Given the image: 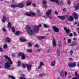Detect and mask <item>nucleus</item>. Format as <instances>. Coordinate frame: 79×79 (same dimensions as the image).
Segmentation results:
<instances>
[{
    "instance_id": "nucleus-2",
    "label": "nucleus",
    "mask_w": 79,
    "mask_h": 79,
    "mask_svg": "<svg viewBox=\"0 0 79 79\" xmlns=\"http://www.w3.org/2000/svg\"><path fill=\"white\" fill-rule=\"evenodd\" d=\"M41 26V24L39 25L38 26V27H37V26H35L34 27V31L36 33H38V32H39V27H40Z\"/></svg>"
},
{
    "instance_id": "nucleus-34",
    "label": "nucleus",
    "mask_w": 79,
    "mask_h": 79,
    "mask_svg": "<svg viewBox=\"0 0 79 79\" xmlns=\"http://www.w3.org/2000/svg\"><path fill=\"white\" fill-rule=\"evenodd\" d=\"M20 40L21 41V42H26V40L25 39H23L22 38H20Z\"/></svg>"
},
{
    "instance_id": "nucleus-43",
    "label": "nucleus",
    "mask_w": 79,
    "mask_h": 79,
    "mask_svg": "<svg viewBox=\"0 0 79 79\" xmlns=\"http://www.w3.org/2000/svg\"><path fill=\"white\" fill-rule=\"evenodd\" d=\"M7 48V45L6 44H5L3 46V48L4 49L6 48Z\"/></svg>"
},
{
    "instance_id": "nucleus-17",
    "label": "nucleus",
    "mask_w": 79,
    "mask_h": 79,
    "mask_svg": "<svg viewBox=\"0 0 79 79\" xmlns=\"http://www.w3.org/2000/svg\"><path fill=\"white\" fill-rule=\"evenodd\" d=\"M76 77H73L72 79H79V76L77 74V72H76L75 73Z\"/></svg>"
},
{
    "instance_id": "nucleus-54",
    "label": "nucleus",
    "mask_w": 79,
    "mask_h": 79,
    "mask_svg": "<svg viewBox=\"0 0 79 79\" xmlns=\"http://www.w3.org/2000/svg\"><path fill=\"white\" fill-rule=\"evenodd\" d=\"M57 0H50V2L51 1H52V2H55L56 1H57Z\"/></svg>"
},
{
    "instance_id": "nucleus-25",
    "label": "nucleus",
    "mask_w": 79,
    "mask_h": 79,
    "mask_svg": "<svg viewBox=\"0 0 79 79\" xmlns=\"http://www.w3.org/2000/svg\"><path fill=\"white\" fill-rule=\"evenodd\" d=\"M56 53L58 55V56H60V49L58 48L57 50V51H56Z\"/></svg>"
},
{
    "instance_id": "nucleus-26",
    "label": "nucleus",
    "mask_w": 79,
    "mask_h": 79,
    "mask_svg": "<svg viewBox=\"0 0 79 79\" xmlns=\"http://www.w3.org/2000/svg\"><path fill=\"white\" fill-rule=\"evenodd\" d=\"M21 34V32H20L19 31H17L15 32V35H20Z\"/></svg>"
},
{
    "instance_id": "nucleus-60",
    "label": "nucleus",
    "mask_w": 79,
    "mask_h": 79,
    "mask_svg": "<svg viewBox=\"0 0 79 79\" xmlns=\"http://www.w3.org/2000/svg\"><path fill=\"white\" fill-rule=\"evenodd\" d=\"M38 52H40V51H41V49H38Z\"/></svg>"
},
{
    "instance_id": "nucleus-7",
    "label": "nucleus",
    "mask_w": 79,
    "mask_h": 79,
    "mask_svg": "<svg viewBox=\"0 0 79 79\" xmlns=\"http://www.w3.org/2000/svg\"><path fill=\"white\" fill-rule=\"evenodd\" d=\"M4 57L5 58V59H6V60H7L9 61L10 63V64H13V62L11 61V59L8 56H7L6 55H4Z\"/></svg>"
},
{
    "instance_id": "nucleus-22",
    "label": "nucleus",
    "mask_w": 79,
    "mask_h": 79,
    "mask_svg": "<svg viewBox=\"0 0 79 79\" xmlns=\"http://www.w3.org/2000/svg\"><path fill=\"white\" fill-rule=\"evenodd\" d=\"M55 64H56V62L55 60L53 61L51 63V66L52 67L55 66Z\"/></svg>"
},
{
    "instance_id": "nucleus-49",
    "label": "nucleus",
    "mask_w": 79,
    "mask_h": 79,
    "mask_svg": "<svg viewBox=\"0 0 79 79\" xmlns=\"http://www.w3.org/2000/svg\"><path fill=\"white\" fill-rule=\"evenodd\" d=\"M37 15L38 16H42V14L40 13H38Z\"/></svg>"
},
{
    "instance_id": "nucleus-50",
    "label": "nucleus",
    "mask_w": 79,
    "mask_h": 79,
    "mask_svg": "<svg viewBox=\"0 0 79 79\" xmlns=\"http://www.w3.org/2000/svg\"><path fill=\"white\" fill-rule=\"evenodd\" d=\"M28 45H29V47H32V43H29L28 44Z\"/></svg>"
},
{
    "instance_id": "nucleus-30",
    "label": "nucleus",
    "mask_w": 79,
    "mask_h": 79,
    "mask_svg": "<svg viewBox=\"0 0 79 79\" xmlns=\"http://www.w3.org/2000/svg\"><path fill=\"white\" fill-rule=\"evenodd\" d=\"M2 23H5L6 21V17L5 16H3V19L2 20Z\"/></svg>"
},
{
    "instance_id": "nucleus-36",
    "label": "nucleus",
    "mask_w": 79,
    "mask_h": 79,
    "mask_svg": "<svg viewBox=\"0 0 79 79\" xmlns=\"http://www.w3.org/2000/svg\"><path fill=\"white\" fill-rule=\"evenodd\" d=\"M8 77H9V78H11V79H15V77H14L11 75L9 76Z\"/></svg>"
},
{
    "instance_id": "nucleus-41",
    "label": "nucleus",
    "mask_w": 79,
    "mask_h": 79,
    "mask_svg": "<svg viewBox=\"0 0 79 79\" xmlns=\"http://www.w3.org/2000/svg\"><path fill=\"white\" fill-rule=\"evenodd\" d=\"M7 25L8 27H10L11 26V24L10 22L8 23Z\"/></svg>"
},
{
    "instance_id": "nucleus-16",
    "label": "nucleus",
    "mask_w": 79,
    "mask_h": 79,
    "mask_svg": "<svg viewBox=\"0 0 79 79\" xmlns=\"http://www.w3.org/2000/svg\"><path fill=\"white\" fill-rule=\"evenodd\" d=\"M32 66L31 65H27V69L28 71H30L31 69Z\"/></svg>"
},
{
    "instance_id": "nucleus-1",
    "label": "nucleus",
    "mask_w": 79,
    "mask_h": 79,
    "mask_svg": "<svg viewBox=\"0 0 79 79\" xmlns=\"http://www.w3.org/2000/svg\"><path fill=\"white\" fill-rule=\"evenodd\" d=\"M26 29L27 30V31L29 35H32L33 34V32H32V31L31 29V28L29 27V25H27L26 27Z\"/></svg>"
},
{
    "instance_id": "nucleus-8",
    "label": "nucleus",
    "mask_w": 79,
    "mask_h": 79,
    "mask_svg": "<svg viewBox=\"0 0 79 79\" xmlns=\"http://www.w3.org/2000/svg\"><path fill=\"white\" fill-rule=\"evenodd\" d=\"M10 67V64L8 61H7L5 64V69H8Z\"/></svg>"
},
{
    "instance_id": "nucleus-51",
    "label": "nucleus",
    "mask_w": 79,
    "mask_h": 79,
    "mask_svg": "<svg viewBox=\"0 0 79 79\" xmlns=\"http://www.w3.org/2000/svg\"><path fill=\"white\" fill-rule=\"evenodd\" d=\"M55 2L57 4V5H60V3H59V1H58L57 0V1H56Z\"/></svg>"
},
{
    "instance_id": "nucleus-46",
    "label": "nucleus",
    "mask_w": 79,
    "mask_h": 79,
    "mask_svg": "<svg viewBox=\"0 0 79 79\" xmlns=\"http://www.w3.org/2000/svg\"><path fill=\"white\" fill-rule=\"evenodd\" d=\"M18 66H20V65H21V62L19 61H18Z\"/></svg>"
},
{
    "instance_id": "nucleus-62",
    "label": "nucleus",
    "mask_w": 79,
    "mask_h": 79,
    "mask_svg": "<svg viewBox=\"0 0 79 79\" xmlns=\"http://www.w3.org/2000/svg\"><path fill=\"white\" fill-rule=\"evenodd\" d=\"M10 70H13L14 69V68H11L10 69Z\"/></svg>"
},
{
    "instance_id": "nucleus-52",
    "label": "nucleus",
    "mask_w": 79,
    "mask_h": 79,
    "mask_svg": "<svg viewBox=\"0 0 79 79\" xmlns=\"http://www.w3.org/2000/svg\"><path fill=\"white\" fill-rule=\"evenodd\" d=\"M2 30H3V31H4V32H6V30L4 28H3L2 29Z\"/></svg>"
},
{
    "instance_id": "nucleus-9",
    "label": "nucleus",
    "mask_w": 79,
    "mask_h": 79,
    "mask_svg": "<svg viewBox=\"0 0 79 79\" xmlns=\"http://www.w3.org/2000/svg\"><path fill=\"white\" fill-rule=\"evenodd\" d=\"M52 27L54 32H58L59 31H60V29H59V28L58 27H56L53 26Z\"/></svg>"
},
{
    "instance_id": "nucleus-44",
    "label": "nucleus",
    "mask_w": 79,
    "mask_h": 79,
    "mask_svg": "<svg viewBox=\"0 0 79 79\" xmlns=\"http://www.w3.org/2000/svg\"><path fill=\"white\" fill-rule=\"evenodd\" d=\"M71 40L70 39H69L68 41V44H71Z\"/></svg>"
},
{
    "instance_id": "nucleus-24",
    "label": "nucleus",
    "mask_w": 79,
    "mask_h": 79,
    "mask_svg": "<svg viewBox=\"0 0 79 79\" xmlns=\"http://www.w3.org/2000/svg\"><path fill=\"white\" fill-rule=\"evenodd\" d=\"M40 66L38 67V69H40V68H41V67H42V66H44V65H45V64H44V63H43V62H40Z\"/></svg>"
},
{
    "instance_id": "nucleus-31",
    "label": "nucleus",
    "mask_w": 79,
    "mask_h": 79,
    "mask_svg": "<svg viewBox=\"0 0 79 79\" xmlns=\"http://www.w3.org/2000/svg\"><path fill=\"white\" fill-rule=\"evenodd\" d=\"M26 52L27 53H31L32 52V50L31 49H28L27 50Z\"/></svg>"
},
{
    "instance_id": "nucleus-58",
    "label": "nucleus",
    "mask_w": 79,
    "mask_h": 79,
    "mask_svg": "<svg viewBox=\"0 0 79 79\" xmlns=\"http://www.w3.org/2000/svg\"><path fill=\"white\" fill-rule=\"evenodd\" d=\"M73 40H75V41H76L77 40V39L76 38H74L73 39Z\"/></svg>"
},
{
    "instance_id": "nucleus-10",
    "label": "nucleus",
    "mask_w": 79,
    "mask_h": 79,
    "mask_svg": "<svg viewBox=\"0 0 79 79\" xmlns=\"http://www.w3.org/2000/svg\"><path fill=\"white\" fill-rule=\"evenodd\" d=\"M72 15L73 17L75 18V19H77L79 18V16L75 12H73L72 14Z\"/></svg>"
},
{
    "instance_id": "nucleus-64",
    "label": "nucleus",
    "mask_w": 79,
    "mask_h": 79,
    "mask_svg": "<svg viewBox=\"0 0 79 79\" xmlns=\"http://www.w3.org/2000/svg\"><path fill=\"white\" fill-rule=\"evenodd\" d=\"M77 31H79V27L77 28Z\"/></svg>"
},
{
    "instance_id": "nucleus-14",
    "label": "nucleus",
    "mask_w": 79,
    "mask_h": 79,
    "mask_svg": "<svg viewBox=\"0 0 79 79\" xmlns=\"http://www.w3.org/2000/svg\"><path fill=\"white\" fill-rule=\"evenodd\" d=\"M76 66V63H73L68 64V66L69 67H75Z\"/></svg>"
},
{
    "instance_id": "nucleus-6",
    "label": "nucleus",
    "mask_w": 79,
    "mask_h": 79,
    "mask_svg": "<svg viewBox=\"0 0 79 79\" xmlns=\"http://www.w3.org/2000/svg\"><path fill=\"white\" fill-rule=\"evenodd\" d=\"M46 15H43V17L45 18H47L49 17V16L50 15V10H49L46 12Z\"/></svg>"
},
{
    "instance_id": "nucleus-45",
    "label": "nucleus",
    "mask_w": 79,
    "mask_h": 79,
    "mask_svg": "<svg viewBox=\"0 0 79 79\" xmlns=\"http://www.w3.org/2000/svg\"><path fill=\"white\" fill-rule=\"evenodd\" d=\"M44 76V73L40 74L39 75L40 77H42V76Z\"/></svg>"
},
{
    "instance_id": "nucleus-21",
    "label": "nucleus",
    "mask_w": 79,
    "mask_h": 79,
    "mask_svg": "<svg viewBox=\"0 0 79 79\" xmlns=\"http://www.w3.org/2000/svg\"><path fill=\"white\" fill-rule=\"evenodd\" d=\"M32 3V1H28L26 2V5L27 6H30Z\"/></svg>"
},
{
    "instance_id": "nucleus-57",
    "label": "nucleus",
    "mask_w": 79,
    "mask_h": 79,
    "mask_svg": "<svg viewBox=\"0 0 79 79\" xmlns=\"http://www.w3.org/2000/svg\"><path fill=\"white\" fill-rule=\"evenodd\" d=\"M69 36H70V37H72V36H73V34L72 33H71L69 35Z\"/></svg>"
},
{
    "instance_id": "nucleus-33",
    "label": "nucleus",
    "mask_w": 79,
    "mask_h": 79,
    "mask_svg": "<svg viewBox=\"0 0 79 79\" xmlns=\"http://www.w3.org/2000/svg\"><path fill=\"white\" fill-rule=\"evenodd\" d=\"M42 3L43 4V5H46L47 4V2L46 1L43 0L42 2Z\"/></svg>"
},
{
    "instance_id": "nucleus-27",
    "label": "nucleus",
    "mask_w": 79,
    "mask_h": 79,
    "mask_svg": "<svg viewBox=\"0 0 79 79\" xmlns=\"http://www.w3.org/2000/svg\"><path fill=\"white\" fill-rule=\"evenodd\" d=\"M75 10H78L79 9V3L77 4L76 6L75 7Z\"/></svg>"
},
{
    "instance_id": "nucleus-12",
    "label": "nucleus",
    "mask_w": 79,
    "mask_h": 79,
    "mask_svg": "<svg viewBox=\"0 0 79 79\" xmlns=\"http://www.w3.org/2000/svg\"><path fill=\"white\" fill-rule=\"evenodd\" d=\"M64 29L65 31L68 34H69L70 32H71V30L69 29H67V28L66 27H64Z\"/></svg>"
},
{
    "instance_id": "nucleus-4",
    "label": "nucleus",
    "mask_w": 79,
    "mask_h": 79,
    "mask_svg": "<svg viewBox=\"0 0 79 79\" xmlns=\"http://www.w3.org/2000/svg\"><path fill=\"white\" fill-rule=\"evenodd\" d=\"M35 14L33 12H27L25 14V15H26L27 16H35Z\"/></svg>"
},
{
    "instance_id": "nucleus-61",
    "label": "nucleus",
    "mask_w": 79,
    "mask_h": 79,
    "mask_svg": "<svg viewBox=\"0 0 79 79\" xmlns=\"http://www.w3.org/2000/svg\"><path fill=\"white\" fill-rule=\"evenodd\" d=\"M66 9L64 8L63 9V10L64 11H66Z\"/></svg>"
},
{
    "instance_id": "nucleus-47",
    "label": "nucleus",
    "mask_w": 79,
    "mask_h": 79,
    "mask_svg": "<svg viewBox=\"0 0 79 79\" xmlns=\"http://www.w3.org/2000/svg\"><path fill=\"white\" fill-rule=\"evenodd\" d=\"M32 6L34 7H36V4L35 3H32Z\"/></svg>"
},
{
    "instance_id": "nucleus-53",
    "label": "nucleus",
    "mask_w": 79,
    "mask_h": 79,
    "mask_svg": "<svg viewBox=\"0 0 79 79\" xmlns=\"http://www.w3.org/2000/svg\"><path fill=\"white\" fill-rule=\"evenodd\" d=\"M34 46L35 47H39V46L36 44L35 45H34Z\"/></svg>"
},
{
    "instance_id": "nucleus-5",
    "label": "nucleus",
    "mask_w": 79,
    "mask_h": 79,
    "mask_svg": "<svg viewBox=\"0 0 79 79\" xmlns=\"http://www.w3.org/2000/svg\"><path fill=\"white\" fill-rule=\"evenodd\" d=\"M19 56H21L22 59L24 60L26 59V55L24 54L23 53L20 52L19 53Z\"/></svg>"
},
{
    "instance_id": "nucleus-19",
    "label": "nucleus",
    "mask_w": 79,
    "mask_h": 79,
    "mask_svg": "<svg viewBox=\"0 0 79 79\" xmlns=\"http://www.w3.org/2000/svg\"><path fill=\"white\" fill-rule=\"evenodd\" d=\"M71 45L72 47L76 46V45H77V43L74 41H73L71 42Z\"/></svg>"
},
{
    "instance_id": "nucleus-11",
    "label": "nucleus",
    "mask_w": 79,
    "mask_h": 79,
    "mask_svg": "<svg viewBox=\"0 0 79 79\" xmlns=\"http://www.w3.org/2000/svg\"><path fill=\"white\" fill-rule=\"evenodd\" d=\"M69 19H67V20L69 21H70V22H73V20H74V18H73L72 16L69 15Z\"/></svg>"
},
{
    "instance_id": "nucleus-55",
    "label": "nucleus",
    "mask_w": 79,
    "mask_h": 79,
    "mask_svg": "<svg viewBox=\"0 0 79 79\" xmlns=\"http://www.w3.org/2000/svg\"><path fill=\"white\" fill-rule=\"evenodd\" d=\"M3 51V49H2V48L0 47V52H2Z\"/></svg>"
},
{
    "instance_id": "nucleus-23",
    "label": "nucleus",
    "mask_w": 79,
    "mask_h": 79,
    "mask_svg": "<svg viewBox=\"0 0 79 79\" xmlns=\"http://www.w3.org/2000/svg\"><path fill=\"white\" fill-rule=\"evenodd\" d=\"M45 38H46V37H45V36H39L38 37V39H39V40H42V39H45Z\"/></svg>"
},
{
    "instance_id": "nucleus-39",
    "label": "nucleus",
    "mask_w": 79,
    "mask_h": 79,
    "mask_svg": "<svg viewBox=\"0 0 79 79\" xmlns=\"http://www.w3.org/2000/svg\"><path fill=\"white\" fill-rule=\"evenodd\" d=\"M27 64H23L22 65V67H23V68H25V67H27Z\"/></svg>"
},
{
    "instance_id": "nucleus-29",
    "label": "nucleus",
    "mask_w": 79,
    "mask_h": 79,
    "mask_svg": "<svg viewBox=\"0 0 79 79\" xmlns=\"http://www.w3.org/2000/svg\"><path fill=\"white\" fill-rule=\"evenodd\" d=\"M6 42H8V43H10V42H11V40H10V39L8 37H7L6 39Z\"/></svg>"
},
{
    "instance_id": "nucleus-42",
    "label": "nucleus",
    "mask_w": 79,
    "mask_h": 79,
    "mask_svg": "<svg viewBox=\"0 0 79 79\" xmlns=\"http://www.w3.org/2000/svg\"><path fill=\"white\" fill-rule=\"evenodd\" d=\"M67 3L69 5H71V1L69 0H68Z\"/></svg>"
},
{
    "instance_id": "nucleus-18",
    "label": "nucleus",
    "mask_w": 79,
    "mask_h": 79,
    "mask_svg": "<svg viewBox=\"0 0 79 79\" xmlns=\"http://www.w3.org/2000/svg\"><path fill=\"white\" fill-rule=\"evenodd\" d=\"M57 18H59V19H60L61 20H64L66 18V16H57Z\"/></svg>"
},
{
    "instance_id": "nucleus-38",
    "label": "nucleus",
    "mask_w": 79,
    "mask_h": 79,
    "mask_svg": "<svg viewBox=\"0 0 79 79\" xmlns=\"http://www.w3.org/2000/svg\"><path fill=\"white\" fill-rule=\"evenodd\" d=\"M43 7L44 8H47V5L46 4H44L43 5Z\"/></svg>"
},
{
    "instance_id": "nucleus-48",
    "label": "nucleus",
    "mask_w": 79,
    "mask_h": 79,
    "mask_svg": "<svg viewBox=\"0 0 79 79\" xmlns=\"http://www.w3.org/2000/svg\"><path fill=\"white\" fill-rule=\"evenodd\" d=\"M73 34L75 36H76V37H77V34L76 33V32H73Z\"/></svg>"
},
{
    "instance_id": "nucleus-37",
    "label": "nucleus",
    "mask_w": 79,
    "mask_h": 79,
    "mask_svg": "<svg viewBox=\"0 0 79 79\" xmlns=\"http://www.w3.org/2000/svg\"><path fill=\"white\" fill-rule=\"evenodd\" d=\"M11 29L13 32H15V29L14 27L11 28Z\"/></svg>"
},
{
    "instance_id": "nucleus-63",
    "label": "nucleus",
    "mask_w": 79,
    "mask_h": 79,
    "mask_svg": "<svg viewBox=\"0 0 79 79\" xmlns=\"http://www.w3.org/2000/svg\"><path fill=\"white\" fill-rule=\"evenodd\" d=\"M11 55L12 56H15V54H12Z\"/></svg>"
},
{
    "instance_id": "nucleus-56",
    "label": "nucleus",
    "mask_w": 79,
    "mask_h": 79,
    "mask_svg": "<svg viewBox=\"0 0 79 79\" xmlns=\"http://www.w3.org/2000/svg\"><path fill=\"white\" fill-rule=\"evenodd\" d=\"M55 14H56V15H57L58 14V12L56 11H55L54 12Z\"/></svg>"
},
{
    "instance_id": "nucleus-40",
    "label": "nucleus",
    "mask_w": 79,
    "mask_h": 79,
    "mask_svg": "<svg viewBox=\"0 0 79 79\" xmlns=\"http://www.w3.org/2000/svg\"><path fill=\"white\" fill-rule=\"evenodd\" d=\"M69 53L70 55H73V51L72 50H71L69 52Z\"/></svg>"
},
{
    "instance_id": "nucleus-32",
    "label": "nucleus",
    "mask_w": 79,
    "mask_h": 79,
    "mask_svg": "<svg viewBox=\"0 0 79 79\" xmlns=\"http://www.w3.org/2000/svg\"><path fill=\"white\" fill-rule=\"evenodd\" d=\"M64 4V2H63V1H61L60 2L59 5H61V6H63V4Z\"/></svg>"
},
{
    "instance_id": "nucleus-59",
    "label": "nucleus",
    "mask_w": 79,
    "mask_h": 79,
    "mask_svg": "<svg viewBox=\"0 0 79 79\" xmlns=\"http://www.w3.org/2000/svg\"><path fill=\"white\" fill-rule=\"evenodd\" d=\"M24 77H20L19 79H24Z\"/></svg>"
},
{
    "instance_id": "nucleus-15",
    "label": "nucleus",
    "mask_w": 79,
    "mask_h": 79,
    "mask_svg": "<svg viewBox=\"0 0 79 79\" xmlns=\"http://www.w3.org/2000/svg\"><path fill=\"white\" fill-rule=\"evenodd\" d=\"M52 42L53 47H56V40H55V39H53Z\"/></svg>"
},
{
    "instance_id": "nucleus-13",
    "label": "nucleus",
    "mask_w": 79,
    "mask_h": 79,
    "mask_svg": "<svg viewBox=\"0 0 79 79\" xmlns=\"http://www.w3.org/2000/svg\"><path fill=\"white\" fill-rule=\"evenodd\" d=\"M62 44H63V41L62 40H59L58 41V45L60 47H61L62 46Z\"/></svg>"
},
{
    "instance_id": "nucleus-35",
    "label": "nucleus",
    "mask_w": 79,
    "mask_h": 79,
    "mask_svg": "<svg viewBox=\"0 0 79 79\" xmlns=\"http://www.w3.org/2000/svg\"><path fill=\"white\" fill-rule=\"evenodd\" d=\"M43 26H44V27H45L46 28H48V27H48V26L46 24H44L43 25Z\"/></svg>"
},
{
    "instance_id": "nucleus-28",
    "label": "nucleus",
    "mask_w": 79,
    "mask_h": 79,
    "mask_svg": "<svg viewBox=\"0 0 79 79\" xmlns=\"http://www.w3.org/2000/svg\"><path fill=\"white\" fill-rule=\"evenodd\" d=\"M11 8H16L17 7V4H15L10 5Z\"/></svg>"
},
{
    "instance_id": "nucleus-20",
    "label": "nucleus",
    "mask_w": 79,
    "mask_h": 79,
    "mask_svg": "<svg viewBox=\"0 0 79 79\" xmlns=\"http://www.w3.org/2000/svg\"><path fill=\"white\" fill-rule=\"evenodd\" d=\"M17 7L19 8H24V4L19 3L18 4H17Z\"/></svg>"
},
{
    "instance_id": "nucleus-3",
    "label": "nucleus",
    "mask_w": 79,
    "mask_h": 79,
    "mask_svg": "<svg viewBox=\"0 0 79 79\" xmlns=\"http://www.w3.org/2000/svg\"><path fill=\"white\" fill-rule=\"evenodd\" d=\"M65 73V75H64ZM67 75V72L66 71L65 72L64 70H61L60 72V76L62 77H64V76H66Z\"/></svg>"
}]
</instances>
